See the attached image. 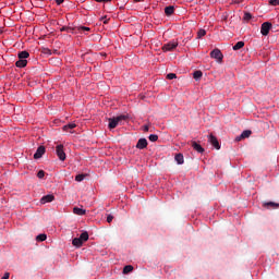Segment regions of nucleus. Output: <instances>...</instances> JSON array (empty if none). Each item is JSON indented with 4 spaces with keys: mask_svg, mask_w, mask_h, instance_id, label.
Wrapping results in <instances>:
<instances>
[{
    "mask_svg": "<svg viewBox=\"0 0 279 279\" xmlns=\"http://www.w3.org/2000/svg\"><path fill=\"white\" fill-rule=\"evenodd\" d=\"M128 119V116H118L116 118H109V130H114L121 121H125Z\"/></svg>",
    "mask_w": 279,
    "mask_h": 279,
    "instance_id": "1",
    "label": "nucleus"
},
{
    "mask_svg": "<svg viewBox=\"0 0 279 279\" xmlns=\"http://www.w3.org/2000/svg\"><path fill=\"white\" fill-rule=\"evenodd\" d=\"M210 58L219 62V64L223 62V53H221V50H219V48H216L210 52Z\"/></svg>",
    "mask_w": 279,
    "mask_h": 279,
    "instance_id": "2",
    "label": "nucleus"
},
{
    "mask_svg": "<svg viewBox=\"0 0 279 279\" xmlns=\"http://www.w3.org/2000/svg\"><path fill=\"white\" fill-rule=\"evenodd\" d=\"M56 154L59 160L64 161L66 160V153H64V145L60 144L56 147Z\"/></svg>",
    "mask_w": 279,
    "mask_h": 279,
    "instance_id": "3",
    "label": "nucleus"
},
{
    "mask_svg": "<svg viewBox=\"0 0 279 279\" xmlns=\"http://www.w3.org/2000/svg\"><path fill=\"white\" fill-rule=\"evenodd\" d=\"M177 47H178V40L173 39L162 46V51H165V52L173 51V49H175Z\"/></svg>",
    "mask_w": 279,
    "mask_h": 279,
    "instance_id": "4",
    "label": "nucleus"
},
{
    "mask_svg": "<svg viewBox=\"0 0 279 279\" xmlns=\"http://www.w3.org/2000/svg\"><path fill=\"white\" fill-rule=\"evenodd\" d=\"M272 25L270 22H264L260 27L262 36H269V31L271 29Z\"/></svg>",
    "mask_w": 279,
    "mask_h": 279,
    "instance_id": "5",
    "label": "nucleus"
},
{
    "mask_svg": "<svg viewBox=\"0 0 279 279\" xmlns=\"http://www.w3.org/2000/svg\"><path fill=\"white\" fill-rule=\"evenodd\" d=\"M208 143L215 147V149H221V145L219 144V140L213 134L208 136Z\"/></svg>",
    "mask_w": 279,
    "mask_h": 279,
    "instance_id": "6",
    "label": "nucleus"
},
{
    "mask_svg": "<svg viewBox=\"0 0 279 279\" xmlns=\"http://www.w3.org/2000/svg\"><path fill=\"white\" fill-rule=\"evenodd\" d=\"M53 199H56V196H53V194H48L41 197L40 204H49L53 202Z\"/></svg>",
    "mask_w": 279,
    "mask_h": 279,
    "instance_id": "7",
    "label": "nucleus"
},
{
    "mask_svg": "<svg viewBox=\"0 0 279 279\" xmlns=\"http://www.w3.org/2000/svg\"><path fill=\"white\" fill-rule=\"evenodd\" d=\"M191 147H193V149L195 151H197L198 154H204V147H202V145H199L197 142L192 141L191 142Z\"/></svg>",
    "mask_w": 279,
    "mask_h": 279,
    "instance_id": "8",
    "label": "nucleus"
},
{
    "mask_svg": "<svg viewBox=\"0 0 279 279\" xmlns=\"http://www.w3.org/2000/svg\"><path fill=\"white\" fill-rule=\"evenodd\" d=\"M45 146H39L36 150V153L34 154V158L35 160H38L41 156H45Z\"/></svg>",
    "mask_w": 279,
    "mask_h": 279,
    "instance_id": "9",
    "label": "nucleus"
},
{
    "mask_svg": "<svg viewBox=\"0 0 279 279\" xmlns=\"http://www.w3.org/2000/svg\"><path fill=\"white\" fill-rule=\"evenodd\" d=\"M250 136H252V131L250 130H245L242 132V134L238 137H235V141H241L242 138H250Z\"/></svg>",
    "mask_w": 279,
    "mask_h": 279,
    "instance_id": "10",
    "label": "nucleus"
},
{
    "mask_svg": "<svg viewBox=\"0 0 279 279\" xmlns=\"http://www.w3.org/2000/svg\"><path fill=\"white\" fill-rule=\"evenodd\" d=\"M147 147V140L146 138H140L136 148L137 149H145Z\"/></svg>",
    "mask_w": 279,
    "mask_h": 279,
    "instance_id": "11",
    "label": "nucleus"
},
{
    "mask_svg": "<svg viewBox=\"0 0 279 279\" xmlns=\"http://www.w3.org/2000/svg\"><path fill=\"white\" fill-rule=\"evenodd\" d=\"M15 66H17V69H25V66H27V59H19L15 62Z\"/></svg>",
    "mask_w": 279,
    "mask_h": 279,
    "instance_id": "12",
    "label": "nucleus"
},
{
    "mask_svg": "<svg viewBox=\"0 0 279 279\" xmlns=\"http://www.w3.org/2000/svg\"><path fill=\"white\" fill-rule=\"evenodd\" d=\"M75 128H77V124L69 123L63 126V132H70L71 134H73V131H71V130H75Z\"/></svg>",
    "mask_w": 279,
    "mask_h": 279,
    "instance_id": "13",
    "label": "nucleus"
},
{
    "mask_svg": "<svg viewBox=\"0 0 279 279\" xmlns=\"http://www.w3.org/2000/svg\"><path fill=\"white\" fill-rule=\"evenodd\" d=\"M263 206L264 208H272L274 210H276V208H279V204L274 202L264 203Z\"/></svg>",
    "mask_w": 279,
    "mask_h": 279,
    "instance_id": "14",
    "label": "nucleus"
},
{
    "mask_svg": "<svg viewBox=\"0 0 279 279\" xmlns=\"http://www.w3.org/2000/svg\"><path fill=\"white\" fill-rule=\"evenodd\" d=\"M19 60H27L29 58V52L27 50H23L17 53Z\"/></svg>",
    "mask_w": 279,
    "mask_h": 279,
    "instance_id": "15",
    "label": "nucleus"
},
{
    "mask_svg": "<svg viewBox=\"0 0 279 279\" xmlns=\"http://www.w3.org/2000/svg\"><path fill=\"white\" fill-rule=\"evenodd\" d=\"M175 12V7L169 5L165 8V14L166 16H171Z\"/></svg>",
    "mask_w": 279,
    "mask_h": 279,
    "instance_id": "16",
    "label": "nucleus"
},
{
    "mask_svg": "<svg viewBox=\"0 0 279 279\" xmlns=\"http://www.w3.org/2000/svg\"><path fill=\"white\" fill-rule=\"evenodd\" d=\"M174 160L179 165H184V155H182V153L177 154Z\"/></svg>",
    "mask_w": 279,
    "mask_h": 279,
    "instance_id": "17",
    "label": "nucleus"
},
{
    "mask_svg": "<svg viewBox=\"0 0 279 279\" xmlns=\"http://www.w3.org/2000/svg\"><path fill=\"white\" fill-rule=\"evenodd\" d=\"M83 244L84 242L80 238H74L72 241V245H74V247H82Z\"/></svg>",
    "mask_w": 279,
    "mask_h": 279,
    "instance_id": "18",
    "label": "nucleus"
},
{
    "mask_svg": "<svg viewBox=\"0 0 279 279\" xmlns=\"http://www.w3.org/2000/svg\"><path fill=\"white\" fill-rule=\"evenodd\" d=\"M73 213H74V215H80V216H82V215H86V209H82V208H80V207H74V208H73Z\"/></svg>",
    "mask_w": 279,
    "mask_h": 279,
    "instance_id": "19",
    "label": "nucleus"
},
{
    "mask_svg": "<svg viewBox=\"0 0 279 279\" xmlns=\"http://www.w3.org/2000/svg\"><path fill=\"white\" fill-rule=\"evenodd\" d=\"M243 47H245V43H244V41H238V43L233 46V51H239V49H243Z\"/></svg>",
    "mask_w": 279,
    "mask_h": 279,
    "instance_id": "20",
    "label": "nucleus"
},
{
    "mask_svg": "<svg viewBox=\"0 0 279 279\" xmlns=\"http://www.w3.org/2000/svg\"><path fill=\"white\" fill-rule=\"evenodd\" d=\"M87 177H88V174H86V173L77 174L75 177V182H84L85 178H87Z\"/></svg>",
    "mask_w": 279,
    "mask_h": 279,
    "instance_id": "21",
    "label": "nucleus"
},
{
    "mask_svg": "<svg viewBox=\"0 0 279 279\" xmlns=\"http://www.w3.org/2000/svg\"><path fill=\"white\" fill-rule=\"evenodd\" d=\"M133 270H134V267L132 265H126L123 268V274H130Z\"/></svg>",
    "mask_w": 279,
    "mask_h": 279,
    "instance_id": "22",
    "label": "nucleus"
},
{
    "mask_svg": "<svg viewBox=\"0 0 279 279\" xmlns=\"http://www.w3.org/2000/svg\"><path fill=\"white\" fill-rule=\"evenodd\" d=\"M80 240H81V242H86V241H88V233L85 231V232H83L81 235H80Z\"/></svg>",
    "mask_w": 279,
    "mask_h": 279,
    "instance_id": "23",
    "label": "nucleus"
},
{
    "mask_svg": "<svg viewBox=\"0 0 279 279\" xmlns=\"http://www.w3.org/2000/svg\"><path fill=\"white\" fill-rule=\"evenodd\" d=\"M36 241H39V242L47 241V234L41 233V234L37 235Z\"/></svg>",
    "mask_w": 279,
    "mask_h": 279,
    "instance_id": "24",
    "label": "nucleus"
},
{
    "mask_svg": "<svg viewBox=\"0 0 279 279\" xmlns=\"http://www.w3.org/2000/svg\"><path fill=\"white\" fill-rule=\"evenodd\" d=\"M202 75H203V73H202V71H195L194 73H193V77H194V80H201V77H202Z\"/></svg>",
    "mask_w": 279,
    "mask_h": 279,
    "instance_id": "25",
    "label": "nucleus"
},
{
    "mask_svg": "<svg viewBox=\"0 0 279 279\" xmlns=\"http://www.w3.org/2000/svg\"><path fill=\"white\" fill-rule=\"evenodd\" d=\"M60 32H68V33L73 34V28L69 27V26H63L60 28Z\"/></svg>",
    "mask_w": 279,
    "mask_h": 279,
    "instance_id": "26",
    "label": "nucleus"
},
{
    "mask_svg": "<svg viewBox=\"0 0 279 279\" xmlns=\"http://www.w3.org/2000/svg\"><path fill=\"white\" fill-rule=\"evenodd\" d=\"M148 140L150 141V143H156V141H158V135L156 134H150L148 136Z\"/></svg>",
    "mask_w": 279,
    "mask_h": 279,
    "instance_id": "27",
    "label": "nucleus"
},
{
    "mask_svg": "<svg viewBox=\"0 0 279 279\" xmlns=\"http://www.w3.org/2000/svg\"><path fill=\"white\" fill-rule=\"evenodd\" d=\"M206 36V29H199L197 32V38H204Z\"/></svg>",
    "mask_w": 279,
    "mask_h": 279,
    "instance_id": "28",
    "label": "nucleus"
},
{
    "mask_svg": "<svg viewBox=\"0 0 279 279\" xmlns=\"http://www.w3.org/2000/svg\"><path fill=\"white\" fill-rule=\"evenodd\" d=\"M78 32H90V27H86V26H78L77 27Z\"/></svg>",
    "mask_w": 279,
    "mask_h": 279,
    "instance_id": "29",
    "label": "nucleus"
},
{
    "mask_svg": "<svg viewBox=\"0 0 279 279\" xmlns=\"http://www.w3.org/2000/svg\"><path fill=\"white\" fill-rule=\"evenodd\" d=\"M37 178H39V180H43V178H45V170H39L37 173Z\"/></svg>",
    "mask_w": 279,
    "mask_h": 279,
    "instance_id": "30",
    "label": "nucleus"
},
{
    "mask_svg": "<svg viewBox=\"0 0 279 279\" xmlns=\"http://www.w3.org/2000/svg\"><path fill=\"white\" fill-rule=\"evenodd\" d=\"M178 76L175 75V73H169L167 74V80H175Z\"/></svg>",
    "mask_w": 279,
    "mask_h": 279,
    "instance_id": "31",
    "label": "nucleus"
},
{
    "mask_svg": "<svg viewBox=\"0 0 279 279\" xmlns=\"http://www.w3.org/2000/svg\"><path fill=\"white\" fill-rule=\"evenodd\" d=\"M268 3L269 5L276 7V5H279V0H269Z\"/></svg>",
    "mask_w": 279,
    "mask_h": 279,
    "instance_id": "32",
    "label": "nucleus"
},
{
    "mask_svg": "<svg viewBox=\"0 0 279 279\" xmlns=\"http://www.w3.org/2000/svg\"><path fill=\"white\" fill-rule=\"evenodd\" d=\"M244 21H252V13H244Z\"/></svg>",
    "mask_w": 279,
    "mask_h": 279,
    "instance_id": "33",
    "label": "nucleus"
},
{
    "mask_svg": "<svg viewBox=\"0 0 279 279\" xmlns=\"http://www.w3.org/2000/svg\"><path fill=\"white\" fill-rule=\"evenodd\" d=\"M112 219H114V216L108 215L107 216V223H112Z\"/></svg>",
    "mask_w": 279,
    "mask_h": 279,
    "instance_id": "34",
    "label": "nucleus"
},
{
    "mask_svg": "<svg viewBox=\"0 0 279 279\" xmlns=\"http://www.w3.org/2000/svg\"><path fill=\"white\" fill-rule=\"evenodd\" d=\"M97 3H110L112 0H95Z\"/></svg>",
    "mask_w": 279,
    "mask_h": 279,
    "instance_id": "35",
    "label": "nucleus"
},
{
    "mask_svg": "<svg viewBox=\"0 0 279 279\" xmlns=\"http://www.w3.org/2000/svg\"><path fill=\"white\" fill-rule=\"evenodd\" d=\"M1 279H10V272H5Z\"/></svg>",
    "mask_w": 279,
    "mask_h": 279,
    "instance_id": "36",
    "label": "nucleus"
},
{
    "mask_svg": "<svg viewBox=\"0 0 279 279\" xmlns=\"http://www.w3.org/2000/svg\"><path fill=\"white\" fill-rule=\"evenodd\" d=\"M101 21H104V24H105V25H108V21H110V20H108V19L105 16V17H101Z\"/></svg>",
    "mask_w": 279,
    "mask_h": 279,
    "instance_id": "37",
    "label": "nucleus"
},
{
    "mask_svg": "<svg viewBox=\"0 0 279 279\" xmlns=\"http://www.w3.org/2000/svg\"><path fill=\"white\" fill-rule=\"evenodd\" d=\"M57 5H62L64 3V0H56Z\"/></svg>",
    "mask_w": 279,
    "mask_h": 279,
    "instance_id": "38",
    "label": "nucleus"
},
{
    "mask_svg": "<svg viewBox=\"0 0 279 279\" xmlns=\"http://www.w3.org/2000/svg\"><path fill=\"white\" fill-rule=\"evenodd\" d=\"M144 132H149V125L144 126Z\"/></svg>",
    "mask_w": 279,
    "mask_h": 279,
    "instance_id": "39",
    "label": "nucleus"
},
{
    "mask_svg": "<svg viewBox=\"0 0 279 279\" xmlns=\"http://www.w3.org/2000/svg\"><path fill=\"white\" fill-rule=\"evenodd\" d=\"M135 1V3H138V2H141V0H134Z\"/></svg>",
    "mask_w": 279,
    "mask_h": 279,
    "instance_id": "40",
    "label": "nucleus"
},
{
    "mask_svg": "<svg viewBox=\"0 0 279 279\" xmlns=\"http://www.w3.org/2000/svg\"><path fill=\"white\" fill-rule=\"evenodd\" d=\"M241 1H243V0H239V2H241Z\"/></svg>",
    "mask_w": 279,
    "mask_h": 279,
    "instance_id": "41",
    "label": "nucleus"
}]
</instances>
